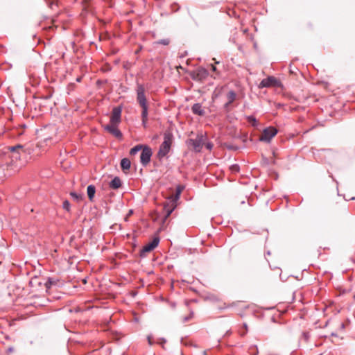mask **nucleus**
<instances>
[{
  "mask_svg": "<svg viewBox=\"0 0 355 355\" xmlns=\"http://www.w3.org/2000/svg\"><path fill=\"white\" fill-rule=\"evenodd\" d=\"M10 152V159L12 164L17 167H21L25 164V161L22 160L26 156L25 150L23 146L16 145L14 146L8 147Z\"/></svg>",
  "mask_w": 355,
  "mask_h": 355,
  "instance_id": "f257e3e1",
  "label": "nucleus"
},
{
  "mask_svg": "<svg viewBox=\"0 0 355 355\" xmlns=\"http://www.w3.org/2000/svg\"><path fill=\"white\" fill-rule=\"evenodd\" d=\"M173 136L171 132H165L164 141L159 146L157 152V157L159 159L164 158L169 152L173 143Z\"/></svg>",
  "mask_w": 355,
  "mask_h": 355,
  "instance_id": "f03ea898",
  "label": "nucleus"
},
{
  "mask_svg": "<svg viewBox=\"0 0 355 355\" xmlns=\"http://www.w3.org/2000/svg\"><path fill=\"white\" fill-rule=\"evenodd\" d=\"M206 138V134L200 132L197 135L196 139H189L187 143L189 146L192 147L195 152L200 153L204 146Z\"/></svg>",
  "mask_w": 355,
  "mask_h": 355,
  "instance_id": "7ed1b4c3",
  "label": "nucleus"
},
{
  "mask_svg": "<svg viewBox=\"0 0 355 355\" xmlns=\"http://www.w3.org/2000/svg\"><path fill=\"white\" fill-rule=\"evenodd\" d=\"M277 130L275 127H268L263 130L259 137V140L261 141L270 142L271 139L277 134Z\"/></svg>",
  "mask_w": 355,
  "mask_h": 355,
  "instance_id": "20e7f679",
  "label": "nucleus"
},
{
  "mask_svg": "<svg viewBox=\"0 0 355 355\" xmlns=\"http://www.w3.org/2000/svg\"><path fill=\"white\" fill-rule=\"evenodd\" d=\"M152 155V149L148 146H144L140 155V162L144 166L150 162Z\"/></svg>",
  "mask_w": 355,
  "mask_h": 355,
  "instance_id": "39448f33",
  "label": "nucleus"
},
{
  "mask_svg": "<svg viewBox=\"0 0 355 355\" xmlns=\"http://www.w3.org/2000/svg\"><path fill=\"white\" fill-rule=\"evenodd\" d=\"M137 101L140 106L148 105L145 95V89L142 85H138L137 87Z\"/></svg>",
  "mask_w": 355,
  "mask_h": 355,
  "instance_id": "423d86ee",
  "label": "nucleus"
},
{
  "mask_svg": "<svg viewBox=\"0 0 355 355\" xmlns=\"http://www.w3.org/2000/svg\"><path fill=\"white\" fill-rule=\"evenodd\" d=\"M279 81L276 78L273 76H268L260 82L259 88L277 87L279 86Z\"/></svg>",
  "mask_w": 355,
  "mask_h": 355,
  "instance_id": "0eeeda50",
  "label": "nucleus"
},
{
  "mask_svg": "<svg viewBox=\"0 0 355 355\" xmlns=\"http://www.w3.org/2000/svg\"><path fill=\"white\" fill-rule=\"evenodd\" d=\"M122 107L117 106L112 109L110 123L119 124L121 121Z\"/></svg>",
  "mask_w": 355,
  "mask_h": 355,
  "instance_id": "6e6552de",
  "label": "nucleus"
},
{
  "mask_svg": "<svg viewBox=\"0 0 355 355\" xmlns=\"http://www.w3.org/2000/svg\"><path fill=\"white\" fill-rule=\"evenodd\" d=\"M119 124L109 123L103 126L105 130L114 135L118 139H121L123 135L120 130L118 128Z\"/></svg>",
  "mask_w": 355,
  "mask_h": 355,
  "instance_id": "1a4fd4ad",
  "label": "nucleus"
},
{
  "mask_svg": "<svg viewBox=\"0 0 355 355\" xmlns=\"http://www.w3.org/2000/svg\"><path fill=\"white\" fill-rule=\"evenodd\" d=\"M177 207V203L173 202L171 200L168 198V201L164 203V211L165 213V219L170 216L172 212L175 210Z\"/></svg>",
  "mask_w": 355,
  "mask_h": 355,
  "instance_id": "9d476101",
  "label": "nucleus"
},
{
  "mask_svg": "<svg viewBox=\"0 0 355 355\" xmlns=\"http://www.w3.org/2000/svg\"><path fill=\"white\" fill-rule=\"evenodd\" d=\"M159 237H155L153 241L148 244L146 245L141 251V256H144L145 252H149L154 250L159 244Z\"/></svg>",
  "mask_w": 355,
  "mask_h": 355,
  "instance_id": "9b49d317",
  "label": "nucleus"
},
{
  "mask_svg": "<svg viewBox=\"0 0 355 355\" xmlns=\"http://www.w3.org/2000/svg\"><path fill=\"white\" fill-rule=\"evenodd\" d=\"M230 307L231 308H234V309H239V310L250 309L252 311H256V309H257V307H256L255 304L247 305L245 302H236V303H233L231 305Z\"/></svg>",
  "mask_w": 355,
  "mask_h": 355,
  "instance_id": "f8f14e48",
  "label": "nucleus"
},
{
  "mask_svg": "<svg viewBox=\"0 0 355 355\" xmlns=\"http://www.w3.org/2000/svg\"><path fill=\"white\" fill-rule=\"evenodd\" d=\"M236 98V94L234 91L230 90L227 94V102L224 105V109L227 111L229 110V106L235 101Z\"/></svg>",
  "mask_w": 355,
  "mask_h": 355,
  "instance_id": "ddd939ff",
  "label": "nucleus"
},
{
  "mask_svg": "<svg viewBox=\"0 0 355 355\" xmlns=\"http://www.w3.org/2000/svg\"><path fill=\"white\" fill-rule=\"evenodd\" d=\"M191 111L194 114L198 116H204L205 114V112L202 108V105L198 103L193 105V106L191 107Z\"/></svg>",
  "mask_w": 355,
  "mask_h": 355,
  "instance_id": "4468645a",
  "label": "nucleus"
},
{
  "mask_svg": "<svg viewBox=\"0 0 355 355\" xmlns=\"http://www.w3.org/2000/svg\"><path fill=\"white\" fill-rule=\"evenodd\" d=\"M142 110H141V120H142V125L144 128L146 127V123L148 121V105H144L141 106Z\"/></svg>",
  "mask_w": 355,
  "mask_h": 355,
  "instance_id": "2eb2a0df",
  "label": "nucleus"
},
{
  "mask_svg": "<svg viewBox=\"0 0 355 355\" xmlns=\"http://www.w3.org/2000/svg\"><path fill=\"white\" fill-rule=\"evenodd\" d=\"M122 185L121 180L119 177H114L109 183V187L112 189H118Z\"/></svg>",
  "mask_w": 355,
  "mask_h": 355,
  "instance_id": "dca6fc26",
  "label": "nucleus"
},
{
  "mask_svg": "<svg viewBox=\"0 0 355 355\" xmlns=\"http://www.w3.org/2000/svg\"><path fill=\"white\" fill-rule=\"evenodd\" d=\"M147 340H148V343L150 345H153L154 343H157V344L162 345V347L166 342L164 338H158L156 341H155L154 338L152 335H148L147 336Z\"/></svg>",
  "mask_w": 355,
  "mask_h": 355,
  "instance_id": "f3484780",
  "label": "nucleus"
},
{
  "mask_svg": "<svg viewBox=\"0 0 355 355\" xmlns=\"http://www.w3.org/2000/svg\"><path fill=\"white\" fill-rule=\"evenodd\" d=\"M183 189H184V187L180 186V185L176 187L175 194L174 196L169 197L168 199H170L173 202L177 203V201L180 199V195H181V193H182Z\"/></svg>",
  "mask_w": 355,
  "mask_h": 355,
  "instance_id": "a211bd4d",
  "label": "nucleus"
},
{
  "mask_svg": "<svg viewBox=\"0 0 355 355\" xmlns=\"http://www.w3.org/2000/svg\"><path fill=\"white\" fill-rule=\"evenodd\" d=\"M121 168L123 171H128L130 168L131 166V162L128 158H123L121 160Z\"/></svg>",
  "mask_w": 355,
  "mask_h": 355,
  "instance_id": "6ab92c4d",
  "label": "nucleus"
},
{
  "mask_svg": "<svg viewBox=\"0 0 355 355\" xmlns=\"http://www.w3.org/2000/svg\"><path fill=\"white\" fill-rule=\"evenodd\" d=\"M87 193L89 200L92 201L96 193L95 187L92 184L89 185L87 189Z\"/></svg>",
  "mask_w": 355,
  "mask_h": 355,
  "instance_id": "aec40b11",
  "label": "nucleus"
},
{
  "mask_svg": "<svg viewBox=\"0 0 355 355\" xmlns=\"http://www.w3.org/2000/svg\"><path fill=\"white\" fill-rule=\"evenodd\" d=\"M144 146L143 145H137L134 146L130 150V155H135L139 151L142 150Z\"/></svg>",
  "mask_w": 355,
  "mask_h": 355,
  "instance_id": "412c9836",
  "label": "nucleus"
},
{
  "mask_svg": "<svg viewBox=\"0 0 355 355\" xmlns=\"http://www.w3.org/2000/svg\"><path fill=\"white\" fill-rule=\"evenodd\" d=\"M57 284V280L54 278H49L46 282L45 283V286L46 288H49L51 286L55 285Z\"/></svg>",
  "mask_w": 355,
  "mask_h": 355,
  "instance_id": "4be33fe9",
  "label": "nucleus"
},
{
  "mask_svg": "<svg viewBox=\"0 0 355 355\" xmlns=\"http://www.w3.org/2000/svg\"><path fill=\"white\" fill-rule=\"evenodd\" d=\"M170 40L168 38H164L155 42L156 44H162L164 46H167L170 44Z\"/></svg>",
  "mask_w": 355,
  "mask_h": 355,
  "instance_id": "5701e85b",
  "label": "nucleus"
},
{
  "mask_svg": "<svg viewBox=\"0 0 355 355\" xmlns=\"http://www.w3.org/2000/svg\"><path fill=\"white\" fill-rule=\"evenodd\" d=\"M285 312H279V313L277 314V316L276 315H272L271 317V320L275 322V323H282L281 321H279L278 319L281 317L282 315V313H284Z\"/></svg>",
  "mask_w": 355,
  "mask_h": 355,
  "instance_id": "b1692460",
  "label": "nucleus"
},
{
  "mask_svg": "<svg viewBox=\"0 0 355 355\" xmlns=\"http://www.w3.org/2000/svg\"><path fill=\"white\" fill-rule=\"evenodd\" d=\"M193 318V312H190L187 316L183 317L182 319V322L185 323Z\"/></svg>",
  "mask_w": 355,
  "mask_h": 355,
  "instance_id": "393cba45",
  "label": "nucleus"
},
{
  "mask_svg": "<svg viewBox=\"0 0 355 355\" xmlns=\"http://www.w3.org/2000/svg\"><path fill=\"white\" fill-rule=\"evenodd\" d=\"M70 207H71V205H70V202L68 201V200H64L62 203V207L64 209H65L66 211H69L70 210Z\"/></svg>",
  "mask_w": 355,
  "mask_h": 355,
  "instance_id": "a878e982",
  "label": "nucleus"
},
{
  "mask_svg": "<svg viewBox=\"0 0 355 355\" xmlns=\"http://www.w3.org/2000/svg\"><path fill=\"white\" fill-rule=\"evenodd\" d=\"M231 171L232 173H237L239 171V166L238 164H232L230 167Z\"/></svg>",
  "mask_w": 355,
  "mask_h": 355,
  "instance_id": "bb28decb",
  "label": "nucleus"
},
{
  "mask_svg": "<svg viewBox=\"0 0 355 355\" xmlns=\"http://www.w3.org/2000/svg\"><path fill=\"white\" fill-rule=\"evenodd\" d=\"M70 196L76 200L78 201L81 199V196L76 192H71Z\"/></svg>",
  "mask_w": 355,
  "mask_h": 355,
  "instance_id": "cd10ccee",
  "label": "nucleus"
},
{
  "mask_svg": "<svg viewBox=\"0 0 355 355\" xmlns=\"http://www.w3.org/2000/svg\"><path fill=\"white\" fill-rule=\"evenodd\" d=\"M302 336L305 341H307L309 340L310 336H309V332L304 331L302 334Z\"/></svg>",
  "mask_w": 355,
  "mask_h": 355,
  "instance_id": "c85d7f7f",
  "label": "nucleus"
},
{
  "mask_svg": "<svg viewBox=\"0 0 355 355\" xmlns=\"http://www.w3.org/2000/svg\"><path fill=\"white\" fill-rule=\"evenodd\" d=\"M204 145L205 146L206 148L209 150H211L213 148V144L211 142L205 143Z\"/></svg>",
  "mask_w": 355,
  "mask_h": 355,
  "instance_id": "c756f323",
  "label": "nucleus"
},
{
  "mask_svg": "<svg viewBox=\"0 0 355 355\" xmlns=\"http://www.w3.org/2000/svg\"><path fill=\"white\" fill-rule=\"evenodd\" d=\"M211 69L213 71H216V68L214 65H211Z\"/></svg>",
  "mask_w": 355,
  "mask_h": 355,
  "instance_id": "7c9ffc66",
  "label": "nucleus"
},
{
  "mask_svg": "<svg viewBox=\"0 0 355 355\" xmlns=\"http://www.w3.org/2000/svg\"><path fill=\"white\" fill-rule=\"evenodd\" d=\"M249 119H250H250H252L254 122H256V119H255L254 117H252V116H250V117H249Z\"/></svg>",
  "mask_w": 355,
  "mask_h": 355,
  "instance_id": "2f4dec72",
  "label": "nucleus"
},
{
  "mask_svg": "<svg viewBox=\"0 0 355 355\" xmlns=\"http://www.w3.org/2000/svg\"><path fill=\"white\" fill-rule=\"evenodd\" d=\"M203 355H207V354L205 351L203 352Z\"/></svg>",
  "mask_w": 355,
  "mask_h": 355,
  "instance_id": "473e14b6",
  "label": "nucleus"
},
{
  "mask_svg": "<svg viewBox=\"0 0 355 355\" xmlns=\"http://www.w3.org/2000/svg\"><path fill=\"white\" fill-rule=\"evenodd\" d=\"M243 325H244V327H245V329H247V325H246V324H244Z\"/></svg>",
  "mask_w": 355,
  "mask_h": 355,
  "instance_id": "72a5a7b5",
  "label": "nucleus"
},
{
  "mask_svg": "<svg viewBox=\"0 0 355 355\" xmlns=\"http://www.w3.org/2000/svg\"><path fill=\"white\" fill-rule=\"evenodd\" d=\"M132 213V210H130L129 212V214H131Z\"/></svg>",
  "mask_w": 355,
  "mask_h": 355,
  "instance_id": "f704fd0d",
  "label": "nucleus"
},
{
  "mask_svg": "<svg viewBox=\"0 0 355 355\" xmlns=\"http://www.w3.org/2000/svg\"><path fill=\"white\" fill-rule=\"evenodd\" d=\"M132 213V210H130L129 212V214H131Z\"/></svg>",
  "mask_w": 355,
  "mask_h": 355,
  "instance_id": "c9c22d12",
  "label": "nucleus"
}]
</instances>
